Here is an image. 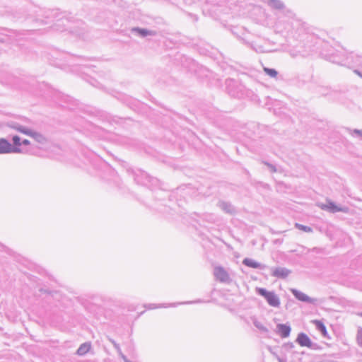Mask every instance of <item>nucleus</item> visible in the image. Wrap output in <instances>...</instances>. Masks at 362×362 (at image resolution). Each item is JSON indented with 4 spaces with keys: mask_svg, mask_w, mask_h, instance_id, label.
I'll return each instance as SVG.
<instances>
[{
    "mask_svg": "<svg viewBox=\"0 0 362 362\" xmlns=\"http://www.w3.org/2000/svg\"><path fill=\"white\" fill-rule=\"evenodd\" d=\"M255 291L258 295L262 296L270 306L279 307L280 299L274 291H269L266 288L259 287L255 288Z\"/></svg>",
    "mask_w": 362,
    "mask_h": 362,
    "instance_id": "nucleus-1",
    "label": "nucleus"
},
{
    "mask_svg": "<svg viewBox=\"0 0 362 362\" xmlns=\"http://www.w3.org/2000/svg\"><path fill=\"white\" fill-rule=\"evenodd\" d=\"M320 208L322 210L329 211L330 213H337V212H344L347 213L349 211V208L346 206H339L336 205L332 201H327V204H322L320 205Z\"/></svg>",
    "mask_w": 362,
    "mask_h": 362,
    "instance_id": "nucleus-2",
    "label": "nucleus"
},
{
    "mask_svg": "<svg viewBox=\"0 0 362 362\" xmlns=\"http://www.w3.org/2000/svg\"><path fill=\"white\" fill-rule=\"evenodd\" d=\"M291 292L292 293V294L295 296V298L296 299H298V300H300L301 302H305V303H308L313 304V305H315L317 302V299L310 298L305 293H304L296 288L291 289Z\"/></svg>",
    "mask_w": 362,
    "mask_h": 362,
    "instance_id": "nucleus-3",
    "label": "nucleus"
},
{
    "mask_svg": "<svg viewBox=\"0 0 362 362\" xmlns=\"http://www.w3.org/2000/svg\"><path fill=\"white\" fill-rule=\"evenodd\" d=\"M296 342L301 346H305L310 349H315L317 345L316 344L312 342L308 335L303 332L298 334L296 339Z\"/></svg>",
    "mask_w": 362,
    "mask_h": 362,
    "instance_id": "nucleus-4",
    "label": "nucleus"
},
{
    "mask_svg": "<svg viewBox=\"0 0 362 362\" xmlns=\"http://www.w3.org/2000/svg\"><path fill=\"white\" fill-rule=\"evenodd\" d=\"M272 275L274 277L279 278V279H285L290 274L291 270L285 268V267H272L271 269Z\"/></svg>",
    "mask_w": 362,
    "mask_h": 362,
    "instance_id": "nucleus-5",
    "label": "nucleus"
},
{
    "mask_svg": "<svg viewBox=\"0 0 362 362\" xmlns=\"http://www.w3.org/2000/svg\"><path fill=\"white\" fill-rule=\"evenodd\" d=\"M291 327L286 324H277L276 332L282 338H286L290 335Z\"/></svg>",
    "mask_w": 362,
    "mask_h": 362,
    "instance_id": "nucleus-6",
    "label": "nucleus"
},
{
    "mask_svg": "<svg viewBox=\"0 0 362 362\" xmlns=\"http://www.w3.org/2000/svg\"><path fill=\"white\" fill-rule=\"evenodd\" d=\"M12 141L13 146L11 144V153H21L22 151L21 148L22 143L21 138L16 135L13 136Z\"/></svg>",
    "mask_w": 362,
    "mask_h": 362,
    "instance_id": "nucleus-7",
    "label": "nucleus"
},
{
    "mask_svg": "<svg viewBox=\"0 0 362 362\" xmlns=\"http://www.w3.org/2000/svg\"><path fill=\"white\" fill-rule=\"evenodd\" d=\"M214 275L217 279L221 281L225 282L228 280V274L221 267H217L214 270Z\"/></svg>",
    "mask_w": 362,
    "mask_h": 362,
    "instance_id": "nucleus-8",
    "label": "nucleus"
},
{
    "mask_svg": "<svg viewBox=\"0 0 362 362\" xmlns=\"http://www.w3.org/2000/svg\"><path fill=\"white\" fill-rule=\"evenodd\" d=\"M313 323L315 325L316 329L322 334L324 337L329 338L327 331V328L323 322L320 320H314Z\"/></svg>",
    "mask_w": 362,
    "mask_h": 362,
    "instance_id": "nucleus-9",
    "label": "nucleus"
},
{
    "mask_svg": "<svg viewBox=\"0 0 362 362\" xmlns=\"http://www.w3.org/2000/svg\"><path fill=\"white\" fill-rule=\"evenodd\" d=\"M11 153V144L4 139H0V154Z\"/></svg>",
    "mask_w": 362,
    "mask_h": 362,
    "instance_id": "nucleus-10",
    "label": "nucleus"
},
{
    "mask_svg": "<svg viewBox=\"0 0 362 362\" xmlns=\"http://www.w3.org/2000/svg\"><path fill=\"white\" fill-rule=\"evenodd\" d=\"M90 348L91 345L90 343H84L78 349L77 354L81 356L84 355L90 350Z\"/></svg>",
    "mask_w": 362,
    "mask_h": 362,
    "instance_id": "nucleus-11",
    "label": "nucleus"
},
{
    "mask_svg": "<svg viewBox=\"0 0 362 362\" xmlns=\"http://www.w3.org/2000/svg\"><path fill=\"white\" fill-rule=\"evenodd\" d=\"M30 136L33 138L37 142H43L45 141V137L40 133L32 131Z\"/></svg>",
    "mask_w": 362,
    "mask_h": 362,
    "instance_id": "nucleus-12",
    "label": "nucleus"
},
{
    "mask_svg": "<svg viewBox=\"0 0 362 362\" xmlns=\"http://www.w3.org/2000/svg\"><path fill=\"white\" fill-rule=\"evenodd\" d=\"M296 228H297L299 230H301L306 233H311L313 232V228L310 226H304L300 223H296Z\"/></svg>",
    "mask_w": 362,
    "mask_h": 362,
    "instance_id": "nucleus-13",
    "label": "nucleus"
},
{
    "mask_svg": "<svg viewBox=\"0 0 362 362\" xmlns=\"http://www.w3.org/2000/svg\"><path fill=\"white\" fill-rule=\"evenodd\" d=\"M250 267L255 268V269H264L266 267V266L250 259Z\"/></svg>",
    "mask_w": 362,
    "mask_h": 362,
    "instance_id": "nucleus-14",
    "label": "nucleus"
},
{
    "mask_svg": "<svg viewBox=\"0 0 362 362\" xmlns=\"http://www.w3.org/2000/svg\"><path fill=\"white\" fill-rule=\"evenodd\" d=\"M253 323L255 326L262 332H268V329L265 326H264L261 322L255 320Z\"/></svg>",
    "mask_w": 362,
    "mask_h": 362,
    "instance_id": "nucleus-15",
    "label": "nucleus"
},
{
    "mask_svg": "<svg viewBox=\"0 0 362 362\" xmlns=\"http://www.w3.org/2000/svg\"><path fill=\"white\" fill-rule=\"evenodd\" d=\"M264 71L271 77L275 78L277 76V71L275 69L264 68Z\"/></svg>",
    "mask_w": 362,
    "mask_h": 362,
    "instance_id": "nucleus-16",
    "label": "nucleus"
},
{
    "mask_svg": "<svg viewBox=\"0 0 362 362\" xmlns=\"http://www.w3.org/2000/svg\"><path fill=\"white\" fill-rule=\"evenodd\" d=\"M16 130L22 134H24L25 135L30 136L31 134L32 130L27 129L23 127H16Z\"/></svg>",
    "mask_w": 362,
    "mask_h": 362,
    "instance_id": "nucleus-17",
    "label": "nucleus"
},
{
    "mask_svg": "<svg viewBox=\"0 0 362 362\" xmlns=\"http://www.w3.org/2000/svg\"><path fill=\"white\" fill-rule=\"evenodd\" d=\"M357 343L362 349V330H359L357 334Z\"/></svg>",
    "mask_w": 362,
    "mask_h": 362,
    "instance_id": "nucleus-18",
    "label": "nucleus"
},
{
    "mask_svg": "<svg viewBox=\"0 0 362 362\" xmlns=\"http://www.w3.org/2000/svg\"><path fill=\"white\" fill-rule=\"evenodd\" d=\"M294 344L292 342L285 343L283 347L286 350H291L294 347Z\"/></svg>",
    "mask_w": 362,
    "mask_h": 362,
    "instance_id": "nucleus-19",
    "label": "nucleus"
},
{
    "mask_svg": "<svg viewBox=\"0 0 362 362\" xmlns=\"http://www.w3.org/2000/svg\"><path fill=\"white\" fill-rule=\"evenodd\" d=\"M138 31L141 35L144 36L148 35L150 33L148 30H138Z\"/></svg>",
    "mask_w": 362,
    "mask_h": 362,
    "instance_id": "nucleus-20",
    "label": "nucleus"
},
{
    "mask_svg": "<svg viewBox=\"0 0 362 362\" xmlns=\"http://www.w3.org/2000/svg\"><path fill=\"white\" fill-rule=\"evenodd\" d=\"M272 354L275 356V357L277 358V360H278V361H279V362H286V360H284V359H283V358H280V357H279L277 354H276L275 353H272Z\"/></svg>",
    "mask_w": 362,
    "mask_h": 362,
    "instance_id": "nucleus-21",
    "label": "nucleus"
},
{
    "mask_svg": "<svg viewBox=\"0 0 362 362\" xmlns=\"http://www.w3.org/2000/svg\"><path fill=\"white\" fill-rule=\"evenodd\" d=\"M23 144V145H25V146H28V145H30V142L29 140L28 139H24L23 141H22V143H21V145Z\"/></svg>",
    "mask_w": 362,
    "mask_h": 362,
    "instance_id": "nucleus-22",
    "label": "nucleus"
},
{
    "mask_svg": "<svg viewBox=\"0 0 362 362\" xmlns=\"http://www.w3.org/2000/svg\"><path fill=\"white\" fill-rule=\"evenodd\" d=\"M243 263L245 264L246 265L249 266V260L247 259H245L243 261Z\"/></svg>",
    "mask_w": 362,
    "mask_h": 362,
    "instance_id": "nucleus-23",
    "label": "nucleus"
}]
</instances>
